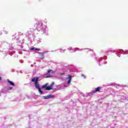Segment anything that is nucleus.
Wrapping results in <instances>:
<instances>
[{
  "label": "nucleus",
  "mask_w": 128,
  "mask_h": 128,
  "mask_svg": "<svg viewBox=\"0 0 128 128\" xmlns=\"http://www.w3.org/2000/svg\"><path fill=\"white\" fill-rule=\"evenodd\" d=\"M100 88H102L100 87L95 88V90H94L92 92H90L88 94H87L86 98H88V96H92V94H96V92H100Z\"/></svg>",
  "instance_id": "f257e3e1"
},
{
  "label": "nucleus",
  "mask_w": 128,
  "mask_h": 128,
  "mask_svg": "<svg viewBox=\"0 0 128 128\" xmlns=\"http://www.w3.org/2000/svg\"><path fill=\"white\" fill-rule=\"evenodd\" d=\"M38 32H40L42 34H48V27L46 26H43L40 30H38Z\"/></svg>",
  "instance_id": "f03ea898"
},
{
  "label": "nucleus",
  "mask_w": 128,
  "mask_h": 128,
  "mask_svg": "<svg viewBox=\"0 0 128 128\" xmlns=\"http://www.w3.org/2000/svg\"><path fill=\"white\" fill-rule=\"evenodd\" d=\"M120 51L121 52H124V50H109V52H114V53L115 52L116 54V56H118L119 58L120 57V55L122 54V52H120Z\"/></svg>",
  "instance_id": "7ed1b4c3"
},
{
  "label": "nucleus",
  "mask_w": 128,
  "mask_h": 128,
  "mask_svg": "<svg viewBox=\"0 0 128 128\" xmlns=\"http://www.w3.org/2000/svg\"><path fill=\"white\" fill-rule=\"evenodd\" d=\"M37 24V30H40V28H42V22L41 21H38L36 22Z\"/></svg>",
  "instance_id": "20e7f679"
},
{
  "label": "nucleus",
  "mask_w": 128,
  "mask_h": 128,
  "mask_svg": "<svg viewBox=\"0 0 128 128\" xmlns=\"http://www.w3.org/2000/svg\"><path fill=\"white\" fill-rule=\"evenodd\" d=\"M8 92V89L6 88H4L1 90L0 92L1 94H6Z\"/></svg>",
  "instance_id": "39448f33"
},
{
  "label": "nucleus",
  "mask_w": 128,
  "mask_h": 128,
  "mask_svg": "<svg viewBox=\"0 0 128 128\" xmlns=\"http://www.w3.org/2000/svg\"><path fill=\"white\" fill-rule=\"evenodd\" d=\"M54 98V95H48L47 96H43L44 100H48V98Z\"/></svg>",
  "instance_id": "423d86ee"
},
{
  "label": "nucleus",
  "mask_w": 128,
  "mask_h": 128,
  "mask_svg": "<svg viewBox=\"0 0 128 128\" xmlns=\"http://www.w3.org/2000/svg\"><path fill=\"white\" fill-rule=\"evenodd\" d=\"M34 40L36 42H37V44H40V38H36V37L34 38Z\"/></svg>",
  "instance_id": "0eeeda50"
},
{
  "label": "nucleus",
  "mask_w": 128,
  "mask_h": 128,
  "mask_svg": "<svg viewBox=\"0 0 128 128\" xmlns=\"http://www.w3.org/2000/svg\"><path fill=\"white\" fill-rule=\"evenodd\" d=\"M35 84V88H36L37 90H40V84L38 83V82H36L34 83Z\"/></svg>",
  "instance_id": "6e6552de"
},
{
  "label": "nucleus",
  "mask_w": 128,
  "mask_h": 128,
  "mask_svg": "<svg viewBox=\"0 0 128 128\" xmlns=\"http://www.w3.org/2000/svg\"><path fill=\"white\" fill-rule=\"evenodd\" d=\"M84 49H80V48H74V51H71V52H76V50H80V52H82V50H84Z\"/></svg>",
  "instance_id": "1a4fd4ad"
},
{
  "label": "nucleus",
  "mask_w": 128,
  "mask_h": 128,
  "mask_svg": "<svg viewBox=\"0 0 128 128\" xmlns=\"http://www.w3.org/2000/svg\"><path fill=\"white\" fill-rule=\"evenodd\" d=\"M68 77L66 78L68 80V84H70V82H72V76L68 75Z\"/></svg>",
  "instance_id": "9d476101"
},
{
  "label": "nucleus",
  "mask_w": 128,
  "mask_h": 128,
  "mask_svg": "<svg viewBox=\"0 0 128 128\" xmlns=\"http://www.w3.org/2000/svg\"><path fill=\"white\" fill-rule=\"evenodd\" d=\"M32 82H38V77H37L36 78H34L32 79Z\"/></svg>",
  "instance_id": "9b49d317"
},
{
  "label": "nucleus",
  "mask_w": 128,
  "mask_h": 128,
  "mask_svg": "<svg viewBox=\"0 0 128 128\" xmlns=\"http://www.w3.org/2000/svg\"><path fill=\"white\" fill-rule=\"evenodd\" d=\"M30 50H34L35 52H36L38 50H40V49L36 48H30Z\"/></svg>",
  "instance_id": "f8f14e48"
},
{
  "label": "nucleus",
  "mask_w": 128,
  "mask_h": 128,
  "mask_svg": "<svg viewBox=\"0 0 128 128\" xmlns=\"http://www.w3.org/2000/svg\"><path fill=\"white\" fill-rule=\"evenodd\" d=\"M46 52H42V53L39 52V54H41V58H42V60H44V54H46Z\"/></svg>",
  "instance_id": "ddd939ff"
},
{
  "label": "nucleus",
  "mask_w": 128,
  "mask_h": 128,
  "mask_svg": "<svg viewBox=\"0 0 128 128\" xmlns=\"http://www.w3.org/2000/svg\"><path fill=\"white\" fill-rule=\"evenodd\" d=\"M52 70H48V72L46 73V74H47V75H48V76H52Z\"/></svg>",
  "instance_id": "4468645a"
},
{
  "label": "nucleus",
  "mask_w": 128,
  "mask_h": 128,
  "mask_svg": "<svg viewBox=\"0 0 128 128\" xmlns=\"http://www.w3.org/2000/svg\"><path fill=\"white\" fill-rule=\"evenodd\" d=\"M8 84H10V86H14V82L10 80H8Z\"/></svg>",
  "instance_id": "2eb2a0df"
},
{
  "label": "nucleus",
  "mask_w": 128,
  "mask_h": 128,
  "mask_svg": "<svg viewBox=\"0 0 128 128\" xmlns=\"http://www.w3.org/2000/svg\"><path fill=\"white\" fill-rule=\"evenodd\" d=\"M40 94H44V92L42 90V89L40 88L39 90H38Z\"/></svg>",
  "instance_id": "dca6fc26"
},
{
  "label": "nucleus",
  "mask_w": 128,
  "mask_h": 128,
  "mask_svg": "<svg viewBox=\"0 0 128 128\" xmlns=\"http://www.w3.org/2000/svg\"><path fill=\"white\" fill-rule=\"evenodd\" d=\"M26 36H30V31H28L26 34Z\"/></svg>",
  "instance_id": "f3484780"
},
{
  "label": "nucleus",
  "mask_w": 128,
  "mask_h": 128,
  "mask_svg": "<svg viewBox=\"0 0 128 128\" xmlns=\"http://www.w3.org/2000/svg\"><path fill=\"white\" fill-rule=\"evenodd\" d=\"M48 83H46L44 85H43L42 86V88H46V86H48Z\"/></svg>",
  "instance_id": "a211bd4d"
},
{
  "label": "nucleus",
  "mask_w": 128,
  "mask_h": 128,
  "mask_svg": "<svg viewBox=\"0 0 128 128\" xmlns=\"http://www.w3.org/2000/svg\"><path fill=\"white\" fill-rule=\"evenodd\" d=\"M10 52H12L13 54H14V52H14V51H12H12H8L6 52V54H10Z\"/></svg>",
  "instance_id": "6ab92c4d"
},
{
  "label": "nucleus",
  "mask_w": 128,
  "mask_h": 128,
  "mask_svg": "<svg viewBox=\"0 0 128 128\" xmlns=\"http://www.w3.org/2000/svg\"><path fill=\"white\" fill-rule=\"evenodd\" d=\"M68 50L70 51V52H74V49H72V47L68 48Z\"/></svg>",
  "instance_id": "aec40b11"
},
{
  "label": "nucleus",
  "mask_w": 128,
  "mask_h": 128,
  "mask_svg": "<svg viewBox=\"0 0 128 128\" xmlns=\"http://www.w3.org/2000/svg\"><path fill=\"white\" fill-rule=\"evenodd\" d=\"M54 82H52V83L49 86L50 88H52L54 87Z\"/></svg>",
  "instance_id": "412c9836"
},
{
  "label": "nucleus",
  "mask_w": 128,
  "mask_h": 128,
  "mask_svg": "<svg viewBox=\"0 0 128 128\" xmlns=\"http://www.w3.org/2000/svg\"><path fill=\"white\" fill-rule=\"evenodd\" d=\"M46 90H52L51 88L50 87V86H46Z\"/></svg>",
  "instance_id": "4be33fe9"
},
{
  "label": "nucleus",
  "mask_w": 128,
  "mask_h": 128,
  "mask_svg": "<svg viewBox=\"0 0 128 128\" xmlns=\"http://www.w3.org/2000/svg\"><path fill=\"white\" fill-rule=\"evenodd\" d=\"M118 86H120V84H118ZM120 86H122V88H123L124 86V88H126V86H126V85H124V84H122V85H121Z\"/></svg>",
  "instance_id": "5701e85b"
},
{
  "label": "nucleus",
  "mask_w": 128,
  "mask_h": 128,
  "mask_svg": "<svg viewBox=\"0 0 128 128\" xmlns=\"http://www.w3.org/2000/svg\"><path fill=\"white\" fill-rule=\"evenodd\" d=\"M122 54H128V50L125 51L124 52L122 53Z\"/></svg>",
  "instance_id": "b1692460"
},
{
  "label": "nucleus",
  "mask_w": 128,
  "mask_h": 128,
  "mask_svg": "<svg viewBox=\"0 0 128 128\" xmlns=\"http://www.w3.org/2000/svg\"><path fill=\"white\" fill-rule=\"evenodd\" d=\"M66 52V50H62V49H60V52Z\"/></svg>",
  "instance_id": "393cba45"
},
{
  "label": "nucleus",
  "mask_w": 128,
  "mask_h": 128,
  "mask_svg": "<svg viewBox=\"0 0 128 128\" xmlns=\"http://www.w3.org/2000/svg\"><path fill=\"white\" fill-rule=\"evenodd\" d=\"M110 86H117V84L116 83H112L110 84Z\"/></svg>",
  "instance_id": "a878e982"
},
{
  "label": "nucleus",
  "mask_w": 128,
  "mask_h": 128,
  "mask_svg": "<svg viewBox=\"0 0 128 128\" xmlns=\"http://www.w3.org/2000/svg\"><path fill=\"white\" fill-rule=\"evenodd\" d=\"M81 76L82 78H86V76H84V74H82Z\"/></svg>",
  "instance_id": "bb28decb"
},
{
  "label": "nucleus",
  "mask_w": 128,
  "mask_h": 128,
  "mask_svg": "<svg viewBox=\"0 0 128 128\" xmlns=\"http://www.w3.org/2000/svg\"><path fill=\"white\" fill-rule=\"evenodd\" d=\"M10 50H14V47H12L11 48H10Z\"/></svg>",
  "instance_id": "cd10ccee"
},
{
  "label": "nucleus",
  "mask_w": 128,
  "mask_h": 128,
  "mask_svg": "<svg viewBox=\"0 0 128 128\" xmlns=\"http://www.w3.org/2000/svg\"><path fill=\"white\" fill-rule=\"evenodd\" d=\"M60 74L61 76H64V72H60Z\"/></svg>",
  "instance_id": "c85d7f7f"
},
{
  "label": "nucleus",
  "mask_w": 128,
  "mask_h": 128,
  "mask_svg": "<svg viewBox=\"0 0 128 128\" xmlns=\"http://www.w3.org/2000/svg\"><path fill=\"white\" fill-rule=\"evenodd\" d=\"M8 90H12V87H10L9 89H8Z\"/></svg>",
  "instance_id": "c756f323"
},
{
  "label": "nucleus",
  "mask_w": 128,
  "mask_h": 128,
  "mask_svg": "<svg viewBox=\"0 0 128 128\" xmlns=\"http://www.w3.org/2000/svg\"><path fill=\"white\" fill-rule=\"evenodd\" d=\"M80 94H81V96H84V93L81 92Z\"/></svg>",
  "instance_id": "7c9ffc66"
},
{
  "label": "nucleus",
  "mask_w": 128,
  "mask_h": 128,
  "mask_svg": "<svg viewBox=\"0 0 128 128\" xmlns=\"http://www.w3.org/2000/svg\"><path fill=\"white\" fill-rule=\"evenodd\" d=\"M16 42H18V43L20 42V40H17Z\"/></svg>",
  "instance_id": "2f4dec72"
},
{
  "label": "nucleus",
  "mask_w": 128,
  "mask_h": 128,
  "mask_svg": "<svg viewBox=\"0 0 128 128\" xmlns=\"http://www.w3.org/2000/svg\"><path fill=\"white\" fill-rule=\"evenodd\" d=\"M5 32H6V34H8V32H6V31H5Z\"/></svg>",
  "instance_id": "473e14b6"
},
{
  "label": "nucleus",
  "mask_w": 128,
  "mask_h": 128,
  "mask_svg": "<svg viewBox=\"0 0 128 128\" xmlns=\"http://www.w3.org/2000/svg\"><path fill=\"white\" fill-rule=\"evenodd\" d=\"M104 64H108V62H104Z\"/></svg>",
  "instance_id": "72a5a7b5"
},
{
  "label": "nucleus",
  "mask_w": 128,
  "mask_h": 128,
  "mask_svg": "<svg viewBox=\"0 0 128 128\" xmlns=\"http://www.w3.org/2000/svg\"><path fill=\"white\" fill-rule=\"evenodd\" d=\"M2 77L0 76V80H2Z\"/></svg>",
  "instance_id": "f704fd0d"
},
{
  "label": "nucleus",
  "mask_w": 128,
  "mask_h": 128,
  "mask_svg": "<svg viewBox=\"0 0 128 128\" xmlns=\"http://www.w3.org/2000/svg\"><path fill=\"white\" fill-rule=\"evenodd\" d=\"M88 50L90 51V50H90V49H88Z\"/></svg>",
  "instance_id": "c9c22d12"
},
{
  "label": "nucleus",
  "mask_w": 128,
  "mask_h": 128,
  "mask_svg": "<svg viewBox=\"0 0 128 128\" xmlns=\"http://www.w3.org/2000/svg\"><path fill=\"white\" fill-rule=\"evenodd\" d=\"M2 44V42L0 41V44Z\"/></svg>",
  "instance_id": "e433bc0d"
},
{
  "label": "nucleus",
  "mask_w": 128,
  "mask_h": 128,
  "mask_svg": "<svg viewBox=\"0 0 128 128\" xmlns=\"http://www.w3.org/2000/svg\"><path fill=\"white\" fill-rule=\"evenodd\" d=\"M98 62H100V59H98Z\"/></svg>",
  "instance_id": "4c0bfd02"
},
{
  "label": "nucleus",
  "mask_w": 128,
  "mask_h": 128,
  "mask_svg": "<svg viewBox=\"0 0 128 128\" xmlns=\"http://www.w3.org/2000/svg\"><path fill=\"white\" fill-rule=\"evenodd\" d=\"M46 78H50V76H46Z\"/></svg>",
  "instance_id": "58836bf2"
},
{
  "label": "nucleus",
  "mask_w": 128,
  "mask_h": 128,
  "mask_svg": "<svg viewBox=\"0 0 128 128\" xmlns=\"http://www.w3.org/2000/svg\"><path fill=\"white\" fill-rule=\"evenodd\" d=\"M98 64H99V66H100V62L98 63Z\"/></svg>",
  "instance_id": "ea45409f"
},
{
  "label": "nucleus",
  "mask_w": 128,
  "mask_h": 128,
  "mask_svg": "<svg viewBox=\"0 0 128 128\" xmlns=\"http://www.w3.org/2000/svg\"><path fill=\"white\" fill-rule=\"evenodd\" d=\"M22 42H21V44H22Z\"/></svg>",
  "instance_id": "a19ab883"
},
{
  "label": "nucleus",
  "mask_w": 128,
  "mask_h": 128,
  "mask_svg": "<svg viewBox=\"0 0 128 128\" xmlns=\"http://www.w3.org/2000/svg\"><path fill=\"white\" fill-rule=\"evenodd\" d=\"M34 66V65H31V66Z\"/></svg>",
  "instance_id": "79ce46f5"
},
{
  "label": "nucleus",
  "mask_w": 128,
  "mask_h": 128,
  "mask_svg": "<svg viewBox=\"0 0 128 128\" xmlns=\"http://www.w3.org/2000/svg\"><path fill=\"white\" fill-rule=\"evenodd\" d=\"M23 40H24V39H23Z\"/></svg>",
  "instance_id": "37998d69"
},
{
  "label": "nucleus",
  "mask_w": 128,
  "mask_h": 128,
  "mask_svg": "<svg viewBox=\"0 0 128 128\" xmlns=\"http://www.w3.org/2000/svg\"><path fill=\"white\" fill-rule=\"evenodd\" d=\"M51 52H54V50H52Z\"/></svg>",
  "instance_id": "c03bdc74"
}]
</instances>
